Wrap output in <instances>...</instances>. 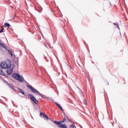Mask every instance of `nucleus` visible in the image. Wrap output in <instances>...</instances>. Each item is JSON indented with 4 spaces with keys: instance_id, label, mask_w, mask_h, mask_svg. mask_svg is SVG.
I'll return each mask as SVG.
<instances>
[{
    "instance_id": "f257e3e1",
    "label": "nucleus",
    "mask_w": 128,
    "mask_h": 128,
    "mask_svg": "<svg viewBox=\"0 0 128 128\" xmlns=\"http://www.w3.org/2000/svg\"><path fill=\"white\" fill-rule=\"evenodd\" d=\"M28 88H30V90H31L32 92H34V94H38V96H40L42 98H47V100H50V98L46 97L44 94H40V92H38L36 89L34 88L32 86L30 85H27Z\"/></svg>"
},
{
    "instance_id": "f03ea898",
    "label": "nucleus",
    "mask_w": 128,
    "mask_h": 128,
    "mask_svg": "<svg viewBox=\"0 0 128 128\" xmlns=\"http://www.w3.org/2000/svg\"><path fill=\"white\" fill-rule=\"evenodd\" d=\"M0 66L2 68L6 70V68H8L10 66H12V65L10 63H6V62L4 61L0 64Z\"/></svg>"
},
{
    "instance_id": "7ed1b4c3",
    "label": "nucleus",
    "mask_w": 128,
    "mask_h": 128,
    "mask_svg": "<svg viewBox=\"0 0 128 128\" xmlns=\"http://www.w3.org/2000/svg\"><path fill=\"white\" fill-rule=\"evenodd\" d=\"M12 76H13L14 78H16V80H20V82H24V78L20 76L18 74H13Z\"/></svg>"
},
{
    "instance_id": "20e7f679",
    "label": "nucleus",
    "mask_w": 128,
    "mask_h": 128,
    "mask_svg": "<svg viewBox=\"0 0 128 128\" xmlns=\"http://www.w3.org/2000/svg\"><path fill=\"white\" fill-rule=\"evenodd\" d=\"M28 98H30V100H32V102H34V103L35 104H38V101L36 100V97H34V95H32V94H28Z\"/></svg>"
},
{
    "instance_id": "39448f33",
    "label": "nucleus",
    "mask_w": 128,
    "mask_h": 128,
    "mask_svg": "<svg viewBox=\"0 0 128 128\" xmlns=\"http://www.w3.org/2000/svg\"><path fill=\"white\" fill-rule=\"evenodd\" d=\"M54 124H58L59 128H68V126H66V124H62L60 122H58V121H54Z\"/></svg>"
},
{
    "instance_id": "423d86ee",
    "label": "nucleus",
    "mask_w": 128,
    "mask_h": 128,
    "mask_svg": "<svg viewBox=\"0 0 128 128\" xmlns=\"http://www.w3.org/2000/svg\"><path fill=\"white\" fill-rule=\"evenodd\" d=\"M7 70V74H12L14 72V68H12V66H10L8 68H6Z\"/></svg>"
},
{
    "instance_id": "0eeeda50",
    "label": "nucleus",
    "mask_w": 128,
    "mask_h": 128,
    "mask_svg": "<svg viewBox=\"0 0 128 128\" xmlns=\"http://www.w3.org/2000/svg\"><path fill=\"white\" fill-rule=\"evenodd\" d=\"M40 116L42 118V116L44 118V120H48V116H46V114H44L43 112H40Z\"/></svg>"
},
{
    "instance_id": "6e6552de",
    "label": "nucleus",
    "mask_w": 128,
    "mask_h": 128,
    "mask_svg": "<svg viewBox=\"0 0 128 128\" xmlns=\"http://www.w3.org/2000/svg\"><path fill=\"white\" fill-rule=\"evenodd\" d=\"M7 84L8 88H10L12 90H14V85L8 83Z\"/></svg>"
},
{
    "instance_id": "1a4fd4ad",
    "label": "nucleus",
    "mask_w": 128,
    "mask_h": 128,
    "mask_svg": "<svg viewBox=\"0 0 128 128\" xmlns=\"http://www.w3.org/2000/svg\"><path fill=\"white\" fill-rule=\"evenodd\" d=\"M0 74L1 76H6V74H4V71H2V69L0 68Z\"/></svg>"
},
{
    "instance_id": "9d476101",
    "label": "nucleus",
    "mask_w": 128,
    "mask_h": 128,
    "mask_svg": "<svg viewBox=\"0 0 128 128\" xmlns=\"http://www.w3.org/2000/svg\"><path fill=\"white\" fill-rule=\"evenodd\" d=\"M18 90L20 92V94H24V96H26L24 94V90H22L20 88H18Z\"/></svg>"
},
{
    "instance_id": "9b49d317",
    "label": "nucleus",
    "mask_w": 128,
    "mask_h": 128,
    "mask_svg": "<svg viewBox=\"0 0 128 128\" xmlns=\"http://www.w3.org/2000/svg\"><path fill=\"white\" fill-rule=\"evenodd\" d=\"M0 46H2V48H5V50H8V48H6V44L2 43L0 44Z\"/></svg>"
},
{
    "instance_id": "f8f14e48",
    "label": "nucleus",
    "mask_w": 128,
    "mask_h": 128,
    "mask_svg": "<svg viewBox=\"0 0 128 128\" xmlns=\"http://www.w3.org/2000/svg\"><path fill=\"white\" fill-rule=\"evenodd\" d=\"M4 26H8V28H10V24L8 23H4Z\"/></svg>"
},
{
    "instance_id": "ddd939ff",
    "label": "nucleus",
    "mask_w": 128,
    "mask_h": 128,
    "mask_svg": "<svg viewBox=\"0 0 128 128\" xmlns=\"http://www.w3.org/2000/svg\"><path fill=\"white\" fill-rule=\"evenodd\" d=\"M2 30H0V34H2V32H4V26H2Z\"/></svg>"
},
{
    "instance_id": "4468645a",
    "label": "nucleus",
    "mask_w": 128,
    "mask_h": 128,
    "mask_svg": "<svg viewBox=\"0 0 128 128\" xmlns=\"http://www.w3.org/2000/svg\"><path fill=\"white\" fill-rule=\"evenodd\" d=\"M8 54H10V56H12V50H8Z\"/></svg>"
},
{
    "instance_id": "2eb2a0df",
    "label": "nucleus",
    "mask_w": 128,
    "mask_h": 128,
    "mask_svg": "<svg viewBox=\"0 0 128 128\" xmlns=\"http://www.w3.org/2000/svg\"><path fill=\"white\" fill-rule=\"evenodd\" d=\"M114 24L115 26H116L118 27V30H120V26H118V24H116V23H114Z\"/></svg>"
},
{
    "instance_id": "dca6fc26",
    "label": "nucleus",
    "mask_w": 128,
    "mask_h": 128,
    "mask_svg": "<svg viewBox=\"0 0 128 128\" xmlns=\"http://www.w3.org/2000/svg\"><path fill=\"white\" fill-rule=\"evenodd\" d=\"M64 118H66L67 120H70V118L68 117V116L64 115Z\"/></svg>"
},
{
    "instance_id": "f3484780",
    "label": "nucleus",
    "mask_w": 128,
    "mask_h": 128,
    "mask_svg": "<svg viewBox=\"0 0 128 128\" xmlns=\"http://www.w3.org/2000/svg\"><path fill=\"white\" fill-rule=\"evenodd\" d=\"M59 108H60V110H61L62 112H64V109H62V106H60L59 107Z\"/></svg>"
},
{
    "instance_id": "a211bd4d",
    "label": "nucleus",
    "mask_w": 128,
    "mask_h": 128,
    "mask_svg": "<svg viewBox=\"0 0 128 128\" xmlns=\"http://www.w3.org/2000/svg\"><path fill=\"white\" fill-rule=\"evenodd\" d=\"M70 126L71 128H74V125L72 124V125Z\"/></svg>"
},
{
    "instance_id": "6ab92c4d",
    "label": "nucleus",
    "mask_w": 128,
    "mask_h": 128,
    "mask_svg": "<svg viewBox=\"0 0 128 128\" xmlns=\"http://www.w3.org/2000/svg\"><path fill=\"white\" fill-rule=\"evenodd\" d=\"M65 122V120H62V121H60V124H62V122Z\"/></svg>"
},
{
    "instance_id": "aec40b11",
    "label": "nucleus",
    "mask_w": 128,
    "mask_h": 128,
    "mask_svg": "<svg viewBox=\"0 0 128 128\" xmlns=\"http://www.w3.org/2000/svg\"><path fill=\"white\" fill-rule=\"evenodd\" d=\"M55 104H56L57 106H58V105L60 104H58V102H56Z\"/></svg>"
},
{
    "instance_id": "412c9836",
    "label": "nucleus",
    "mask_w": 128,
    "mask_h": 128,
    "mask_svg": "<svg viewBox=\"0 0 128 128\" xmlns=\"http://www.w3.org/2000/svg\"><path fill=\"white\" fill-rule=\"evenodd\" d=\"M66 120H68V119L66 118V116H65L63 120H65V121H66Z\"/></svg>"
},
{
    "instance_id": "4be33fe9",
    "label": "nucleus",
    "mask_w": 128,
    "mask_h": 128,
    "mask_svg": "<svg viewBox=\"0 0 128 128\" xmlns=\"http://www.w3.org/2000/svg\"><path fill=\"white\" fill-rule=\"evenodd\" d=\"M84 104H86V100H84Z\"/></svg>"
},
{
    "instance_id": "5701e85b",
    "label": "nucleus",
    "mask_w": 128,
    "mask_h": 128,
    "mask_svg": "<svg viewBox=\"0 0 128 128\" xmlns=\"http://www.w3.org/2000/svg\"><path fill=\"white\" fill-rule=\"evenodd\" d=\"M58 108H60V104H59V105H58Z\"/></svg>"
},
{
    "instance_id": "b1692460",
    "label": "nucleus",
    "mask_w": 128,
    "mask_h": 128,
    "mask_svg": "<svg viewBox=\"0 0 128 128\" xmlns=\"http://www.w3.org/2000/svg\"><path fill=\"white\" fill-rule=\"evenodd\" d=\"M0 44H2V42H0Z\"/></svg>"
}]
</instances>
